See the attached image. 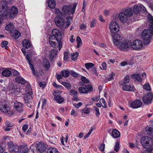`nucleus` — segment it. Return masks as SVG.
<instances>
[{
  "label": "nucleus",
  "instance_id": "473e14b6",
  "mask_svg": "<svg viewBox=\"0 0 153 153\" xmlns=\"http://www.w3.org/2000/svg\"><path fill=\"white\" fill-rule=\"evenodd\" d=\"M90 72L93 75H95V76H97L98 74L97 73V69L95 67H93L89 70Z\"/></svg>",
  "mask_w": 153,
  "mask_h": 153
},
{
  "label": "nucleus",
  "instance_id": "6e6552de",
  "mask_svg": "<svg viewBox=\"0 0 153 153\" xmlns=\"http://www.w3.org/2000/svg\"><path fill=\"white\" fill-rule=\"evenodd\" d=\"M61 10L63 16L72 14V6L71 5H64L62 7Z\"/></svg>",
  "mask_w": 153,
  "mask_h": 153
},
{
  "label": "nucleus",
  "instance_id": "0e129e2a",
  "mask_svg": "<svg viewBox=\"0 0 153 153\" xmlns=\"http://www.w3.org/2000/svg\"><path fill=\"white\" fill-rule=\"evenodd\" d=\"M70 74L71 75L74 77H77L79 75V74L73 71H71Z\"/></svg>",
  "mask_w": 153,
  "mask_h": 153
},
{
  "label": "nucleus",
  "instance_id": "2f4dec72",
  "mask_svg": "<svg viewBox=\"0 0 153 153\" xmlns=\"http://www.w3.org/2000/svg\"><path fill=\"white\" fill-rule=\"evenodd\" d=\"M1 13V14L0 15V25L2 24L3 20L7 18V14L4 13Z\"/></svg>",
  "mask_w": 153,
  "mask_h": 153
},
{
  "label": "nucleus",
  "instance_id": "e433bc0d",
  "mask_svg": "<svg viewBox=\"0 0 153 153\" xmlns=\"http://www.w3.org/2000/svg\"><path fill=\"white\" fill-rule=\"evenodd\" d=\"M79 91L81 93L87 94L88 91L85 88L83 87H80L78 89Z\"/></svg>",
  "mask_w": 153,
  "mask_h": 153
},
{
  "label": "nucleus",
  "instance_id": "f3484780",
  "mask_svg": "<svg viewBox=\"0 0 153 153\" xmlns=\"http://www.w3.org/2000/svg\"><path fill=\"white\" fill-rule=\"evenodd\" d=\"M36 149L39 152H43L46 150V146L44 144L38 142L36 143Z\"/></svg>",
  "mask_w": 153,
  "mask_h": 153
},
{
  "label": "nucleus",
  "instance_id": "c85d7f7f",
  "mask_svg": "<svg viewBox=\"0 0 153 153\" xmlns=\"http://www.w3.org/2000/svg\"><path fill=\"white\" fill-rule=\"evenodd\" d=\"M47 153H59V152L56 148L50 147L47 149Z\"/></svg>",
  "mask_w": 153,
  "mask_h": 153
},
{
  "label": "nucleus",
  "instance_id": "ddd939ff",
  "mask_svg": "<svg viewBox=\"0 0 153 153\" xmlns=\"http://www.w3.org/2000/svg\"><path fill=\"white\" fill-rule=\"evenodd\" d=\"M52 33L56 37V40L58 42L61 41L62 39V35L60 31L57 29H53L52 32Z\"/></svg>",
  "mask_w": 153,
  "mask_h": 153
},
{
  "label": "nucleus",
  "instance_id": "a211bd4d",
  "mask_svg": "<svg viewBox=\"0 0 153 153\" xmlns=\"http://www.w3.org/2000/svg\"><path fill=\"white\" fill-rule=\"evenodd\" d=\"M123 90L127 91H134L135 88L133 85H124L122 87Z\"/></svg>",
  "mask_w": 153,
  "mask_h": 153
},
{
  "label": "nucleus",
  "instance_id": "b1692460",
  "mask_svg": "<svg viewBox=\"0 0 153 153\" xmlns=\"http://www.w3.org/2000/svg\"><path fill=\"white\" fill-rule=\"evenodd\" d=\"M111 135L114 138H118L120 136V132L116 129L113 130Z\"/></svg>",
  "mask_w": 153,
  "mask_h": 153
},
{
  "label": "nucleus",
  "instance_id": "79ce46f5",
  "mask_svg": "<svg viewBox=\"0 0 153 153\" xmlns=\"http://www.w3.org/2000/svg\"><path fill=\"white\" fill-rule=\"evenodd\" d=\"M76 40L77 42V48H79L82 45V41L80 38L79 36L76 38Z\"/></svg>",
  "mask_w": 153,
  "mask_h": 153
},
{
  "label": "nucleus",
  "instance_id": "f8f14e48",
  "mask_svg": "<svg viewBox=\"0 0 153 153\" xmlns=\"http://www.w3.org/2000/svg\"><path fill=\"white\" fill-rule=\"evenodd\" d=\"M122 39V37L119 34H115L113 36V42L116 45H119L121 42Z\"/></svg>",
  "mask_w": 153,
  "mask_h": 153
},
{
  "label": "nucleus",
  "instance_id": "603ef678",
  "mask_svg": "<svg viewBox=\"0 0 153 153\" xmlns=\"http://www.w3.org/2000/svg\"><path fill=\"white\" fill-rule=\"evenodd\" d=\"M28 62L29 64V66L30 68V69H31V70L32 71L33 73V75H35V70L34 68V67L33 66V65L31 63V62Z\"/></svg>",
  "mask_w": 153,
  "mask_h": 153
},
{
  "label": "nucleus",
  "instance_id": "09e8293b",
  "mask_svg": "<svg viewBox=\"0 0 153 153\" xmlns=\"http://www.w3.org/2000/svg\"><path fill=\"white\" fill-rule=\"evenodd\" d=\"M86 88L88 91V93L91 92L93 91V88L92 86L90 85H85Z\"/></svg>",
  "mask_w": 153,
  "mask_h": 153
},
{
  "label": "nucleus",
  "instance_id": "5fc2aeb1",
  "mask_svg": "<svg viewBox=\"0 0 153 153\" xmlns=\"http://www.w3.org/2000/svg\"><path fill=\"white\" fill-rule=\"evenodd\" d=\"M29 149L27 146H24L22 147V151L23 153H27Z\"/></svg>",
  "mask_w": 153,
  "mask_h": 153
},
{
  "label": "nucleus",
  "instance_id": "9d476101",
  "mask_svg": "<svg viewBox=\"0 0 153 153\" xmlns=\"http://www.w3.org/2000/svg\"><path fill=\"white\" fill-rule=\"evenodd\" d=\"M153 98V94L151 92H149L144 96L143 101L144 103L149 104L151 103Z\"/></svg>",
  "mask_w": 153,
  "mask_h": 153
},
{
  "label": "nucleus",
  "instance_id": "58836bf2",
  "mask_svg": "<svg viewBox=\"0 0 153 153\" xmlns=\"http://www.w3.org/2000/svg\"><path fill=\"white\" fill-rule=\"evenodd\" d=\"M78 55V53L76 52L71 54V58L73 60H75L77 59Z\"/></svg>",
  "mask_w": 153,
  "mask_h": 153
},
{
  "label": "nucleus",
  "instance_id": "f03ea898",
  "mask_svg": "<svg viewBox=\"0 0 153 153\" xmlns=\"http://www.w3.org/2000/svg\"><path fill=\"white\" fill-rule=\"evenodd\" d=\"M133 14L132 9H126L124 12L120 13L118 15V18L120 21L123 23L127 22L128 17L131 16Z\"/></svg>",
  "mask_w": 153,
  "mask_h": 153
},
{
  "label": "nucleus",
  "instance_id": "4c0bfd02",
  "mask_svg": "<svg viewBox=\"0 0 153 153\" xmlns=\"http://www.w3.org/2000/svg\"><path fill=\"white\" fill-rule=\"evenodd\" d=\"M140 7L137 5L135 6L133 8L134 12L135 14L139 13L140 12Z\"/></svg>",
  "mask_w": 153,
  "mask_h": 153
},
{
  "label": "nucleus",
  "instance_id": "864d4df0",
  "mask_svg": "<svg viewBox=\"0 0 153 153\" xmlns=\"http://www.w3.org/2000/svg\"><path fill=\"white\" fill-rule=\"evenodd\" d=\"M82 81L86 83H89V80L84 76H82L81 78Z\"/></svg>",
  "mask_w": 153,
  "mask_h": 153
},
{
  "label": "nucleus",
  "instance_id": "774afa93",
  "mask_svg": "<svg viewBox=\"0 0 153 153\" xmlns=\"http://www.w3.org/2000/svg\"><path fill=\"white\" fill-rule=\"evenodd\" d=\"M6 126L7 127H11L13 126V125L9 121H7L6 122Z\"/></svg>",
  "mask_w": 153,
  "mask_h": 153
},
{
  "label": "nucleus",
  "instance_id": "c9c22d12",
  "mask_svg": "<svg viewBox=\"0 0 153 153\" xmlns=\"http://www.w3.org/2000/svg\"><path fill=\"white\" fill-rule=\"evenodd\" d=\"M146 131L147 133L150 135H153V127L146 128Z\"/></svg>",
  "mask_w": 153,
  "mask_h": 153
},
{
  "label": "nucleus",
  "instance_id": "72a5a7b5",
  "mask_svg": "<svg viewBox=\"0 0 153 153\" xmlns=\"http://www.w3.org/2000/svg\"><path fill=\"white\" fill-rule=\"evenodd\" d=\"M62 75L64 77H68L70 74V73L68 71L64 70L62 71L61 72Z\"/></svg>",
  "mask_w": 153,
  "mask_h": 153
},
{
  "label": "nucleus",
  "instance_id": "423d86ee",
  "mask_svg": "<svg viewBox=\"0 0 153 153\" xmlns=\"http://www.w3.org/2000/svg\"><path fill=\"white\" fill-rule=\"evenodd\" d=\"M143 45L142 42L138 39L134 41L132 43H131V46L135 50H139L142 49Z\"/></svg>",
  "mask_w": 153,
  "mask_h": 153
},
{
  "label": "nucleus",
  "instance_id": "6e6d98bb",
  "mask_svg": "<svg viewBox=\"0 0 153 153\" xmlns=\"http://www.w3.org/2000/svg\"><path fill=\"white\" fill-rule=\"evenodd\" d=\"M50 44L51 46L53 47H56L57 46V44L56 43V42L54 41H49Z\"/></svg>",
  "mask_w": 153,
  "mask_h": 153
},
{
  "label": "nucleus",
  "instance_id": "7ed1b4c3",
  "mask_svg": "<svg viewBox=\"0 0 153 153\" xmlns=\"http://www.w3.org/2000/svg\"><path fill=\"white\" fill-rule=\"evenodd\" d=\"M153 35V33L148 29L144 30L142 34V37L143 40L144 45L149 44L150 42L151 37Z\"/></svg>",
  "mask_w": 153,
  "mask_h": 153
},
{
  "label": "nucleus",
  "instance_id": "5701e85b",
  "mask_svg": "<svg viewBox=\"0 0 153 153\" xmlns=\"http://www.w3.org/2000/svg\"><path fill=\"white\" fill-rule=\"evenodd\" d=\"M15 79L16 82L22 85L25 84L26 82L25 80L20 76H17Z\"/></svg>",
  "mask_w": 153,
  "mask_h": 153
},
{
  "label": "nucleus",
  "instance_id": "de8ad7c7",
  "mask_svg": "<svg viewBox=\"0 0 153 153\" xmlns=\"http://www.w3.org/2000/svg\"><path fill=\"white\" fill-rule=\"evenodd\" d=\"M8 44V42L7 41H3L1 44V47L2 48L4 47L7 50L8 47L7 46V45Z\"/></svg>",
  "mask_w": 153,
  "mask_h": 153
},
{
  "label": "nucleus",
  "instance_id": "0eeeda50",
  "mask_svg": "<svg viewBox=\"0 0 153 153\" xmlns=\"http://www.w3.org/2000/svg\"><path fill=\"white\" fill-rule=\"evenodd\" d=\"M109 28L111 33H116L119 30V26L116 22H111L109 24Z\"/></svg>",
  "mask_w": 153,
  "mask_h": 153
},
{
  "label": "nucleus",
  "instance_id": "cd10ccee",
  "mask_svg": "<svg viewBox=\"0 0 153 153\" xmlns=\"http://www.w3.org/2000/svg\"><path fill=\"white\" fill-rule=\"evenodd\" d=\"M48 6L51 9L54 8L56 6V2L54 0H49L48 2Z\"/></svg>",
  "mask_w": 153,
  "mask_h": 153
},
{
  "label": "nucleus",
  "instance_id": "c03bdc74",
  "mask_svg": "<svg viewBox=\"0 0 153 153\" xmlns=\"http://www.w3.org/2000/svg\"><path fill=\"white\" fill-rule=\"evenodd\" d=\"M86 68L88 69L94 67V64L92 63H87L85 64Z\"/></svg>",
  "mask_w": 153,
  "mask_h": 153
},
{
  "label": "nucleus",
  "instance_id": "a19ab883",
  "mask_svg": "<svg viewBox=\"0 0 153 153\" xmlns=\"http://www.w3.org/2000/svg\"><path fill=\"white\" fill-rule=\"evenodd\" d=\"M115 75V74L112 73L111 74L108 75L106 77V79L108 81L112 80L114 79V77Z\"/></svg>",
  "mask_w": 153,
  "mask_h": 153
},
{
  "label": "nucleus",
  "instance_id": "ea45409f",
  "mask_svg": "<svg viewBox=\"0 0 153 153\" xmlns=\"http://www.w3.org/2000/svg\"><path fill=\"white\" fill-rule=\"evenodd\" d=\"M129 80V76H125L124 81L123 82H122L121 85H123L126 83H128Z\"/></svg>",
  "mask_w": 153,
  "mask_h": 153
},
{
  "label": "nucleus",
  "instance_id": "8fccbe9b",
  "mask_svg": "<svg viewBox=\"0 0 153 153\" xmlns=\"http://www.w3.org/2000/svg\"><path fill=\"white\" fill-rule=\"evenodd\" d=\"M64 86L66 87L68 89H69L71 88V86L70 84L65 82H63L62 83Z\"/></svg>",
  "mask_w": 153,
  "mask_h": 153
},
{
  "label": "nucleus",
  "instance_id": "4d7b16f0",
  "mask_svg": "<svg viewBox=\"0 0 153 153\" xmlns=\"http://www.w3.org/2000/svg\"><path fill=\"white\" fill-rule=\"evenodd\" d=\"M78 92L73 90H71L70 91V94L71 95H77Z\"/></svg>",
  "mask_w": 153,
  "mask_h": 153
},
{
  "label": "nucleus",
  "instance_id": "052dcab7",
  "mask_svg": "<svg viewBox=\"0 0 153 153\" xmlns=\"http://www.w3.org/2000/svg\"><path fill=\"white\" fill-rule=\"evenodd\" d=\"M71 21L69 20H67V22H66V24H64V29L67 28L71 24Z\"/></svg>",
  "mask_w": 153,
  "mask_h": 153
},
{
  "label": "nucleus",
  "instance_id": "f257e3e1",
  "mask_svg": "<svg viewBox=\"0 0 153 153\" xmlns=\"http://www.w3.org/2000/svg\"><path fill=\"white\" fill-rule=\"evenodd\" d=\"M151 138L147 136L143 137L140 140V142L143 147L146 149L145 150V153H151L153 150L152 145H149V141L151 140Z\"/></svg>",
  "mask_w": 153,
  "mask_h": 153
},
{
  "label": "nucleus",
  "instance_id": "338daca9",
  "mask_svg": "<svg viewBox=\"0 0 153 153\" xmlns=\"http://www.w3.org/2000/svg\"><path fill=\"white\" fill-rule=\"evenodd\" d=\"M13 75L14 76H18L19 75V73L17 71L14 70L12 72Z\"/></svg>",
  "mask_w": 153,
  "mask_h": 153
},
{
  "label": "nucleus",
  "instance_id": "1a4fd4ad",
  "mask_svg": "<svg viewBox=\"0 0 153 153\" xmlns=\"http://www.w3.org/2000/svg\"><path fill=\"white\" fill-rule=\"evenodd\" d=\"M7 2L5 0H1L0 3V10L1 13H8V7Z\"/></svg>",
  "mask_w": 153,
  "mask_h": 153
},
{
  "label": "nucleus",
  "instance_id": "13d9d810",
  "mask_svg": "<svg viewBox=\"0 0 153 153\" xmlns=\"http://www.w3.org/2000/svg\"><path fill=\"white\" fill-rule=\"evenodd\" d=\"M69 53L68 52H65L64 53V60H66L69 58Z\"/></svg>",
  "mask_w": 153,
  "mask_h": 153
},
{
  "label": "nucleus",
  "instance_id": "4468645a",
  "mask_svg": "<svg viewBox=\"0 0 153 153\" xmlns=\"http://www.w3.org/2000/svg\"><path fill=\"white\" fill-rule=\"evenodd\" d=\"M131 43L130 42H126L121 43L119 46V49L122 51H125L127 48H129L131 46Z\"/></svg>",
  "mask_w": 153,
  "mask_h": 153
},
{
  "label": "nucleus",
  "instance_id": "9b49d317",
  "mask_svg": "<svg viewBox=\"0 0 153 153\" xmlns=\"http://www.w3.org/2000/svg\"><path fill=\"white\" fill-rule=\"evenodd\" d=\"M143 103L140 100H137L130 103L129 106L134 108H137L141 107Z\"/></svg>",
  "mask_w": 153,
  "mask_h": 153
},
{
  "label": "nucleus",
  "instance_id": "e2e57ef3",
  "mask_svg": "<svg viewBox=\"0 0 153 153\" xmlns=\"http://www.w3.org/2000/svg\"><path fill=\"white\" fill-rule=\"evenodd\" d=\"M101 66L102 68L101 67H100V68L102 70H106V64L105 62H103Z\"/></svg>",
  "mask_w": 153,
  "mask_h": 153
},
{
  "label": "nucleus",
  "instance_id": "49530a36",
  "mask_svg": "<svg viewBox=\"0 0 153 153\" xmlns=\"http://www.w3.org/2000/svg\"><path fill=\"white\" fill-rule=\"evenodd\" d=\"M54 13L56 14H59L60 16H63L62 12H61L59 8H56L54 9Z\"/></svg>",
  "mask_w": 153,
  "mask_h": 153
},
{
  "label": "nucleus",
  "instance_id": "680f3d73",
  "mask_svg": "<svg viewBox=\"0 0 153 153\" xmlns=\"http://www.w3.org/2000/svg\"><path fill=\"white\" fill-rule=\"evenodd\" d=\"M140 10L143 13H144L146 12V9L145 7L142 5L140 6Z\"/></svg>",
  "mask_w": 153,
  "mask_h": 153
},
{
  "label": "nucleus",
  "instance_id": "3c124183",
  "mask_svg": "<svg viewBox=\"0 0 153 153\" xmlns=\"http://www.w3.org/2000/svg\"><path fill=\"white\" fill-rule=\"evenodd\" d=\"M100 102L101 104H103V105H102V106L103 107L106 108L107 107L106 102L104 99H101L100 100Z\"/></svg>",
  "mask_w": 153,
  "mask_h": 153
},
{
  "label": "nucleus",
  "instance_id": "c756f323",
  "mask_svg": "<svg viewBox=\"0 0 153 153\" xmlns=\"http://www.w3.org/2000/svg\"><path fill=\"white\" fill-rule=\"evenodd\" d=\"M55 100L59 103H61L64 101V99L60 95H58L55 97Z\"/></svg>",
  "mask_w": 153,
  "mask_h": 153
},
{
  "label": "nucleus",
  "instance_id": "6ab92c4d",
  "mask_svg": "<svg viewBox=\"0 0 153 153\" xmlns=\"http://www.w3.org/2000/svg\"><path fill=\"white\" fill-rule=\"evenodd\" d=\"M10 33L11 36L16 39H18L21 36L20 32L16 30H13Z\"/></svg>",
  "mask_w": 153,
  "mask_h": 153
},
{
  "label": "nucleus",
  "instance_id": "a18cd8bd",
  "mask_svg": "<svg viewBox=\"0 0 153 153\" xmlns=\"http://www.w3.org/2000/svg\"><path fill=\"white\" fill-rule=\"evenodd\" d=\"M120 141L117 140L115 143V145L114 147V150L117 152L119 150Z\"/></svg>",
  "mask_w": 153,
  "mask_h": 153
},
{
  "label": "nucleus",
  "instance_id": "f704fd0d",
  "mask_svg": "<svg viewBox=\"0 0 153 153\" xmlns=\"http://www.w3.org/2000/svg\"><path fill=\"white\" fill-rule=\"evenodd\" d=\"M90 109L87 107H85L81 110V112L82 114L84 113L85 114H89L90 112Z\"/></svg>",
  "mask_w": 153,
  "mask_h": 153
},
{
  "label": "nucleus",
  "instance_id": "7c9ffc66",
  "mask_svg": "<svg viewBox=\"0 0 153 153\" xmlns=\"http://www.w3.org/2000/svg\"><path fill=\"white\" fill-rule=\"evenodd\" d=\"M23 45L26 48H28L30 46V42L26 39H25L22 42Z\"/></svg>",
  "mask_w": 153,
  "mask_h": 153
},
{
  "label": "nucleus",
  "instance_id": "bf43d9fd",
  "mask_svg": "<svg viewBox=\"0 0 153 153\" xmlns=\"http://www.w3.org/2000/svg\"><path fill=\"white\" fill-rule=\"evenodd\" d=\"M82 105V103L81 102H79L77 104L76 103L73 104V105L77 108H79Z\"/></svg>",
  "mask_w": 153,
  "mask_h": 153
},
{
  "label": "nucleus",
  "instance_id": "393cba45",
  "mask_svg": "<svg viewBox=\"0 0 153 153\" xmlns=\"http://www.w3.org/2000/svg\"><path fill=\"white\" fill-rule=\"evenodd\" d=\"M44 67L46 69L48 70L50 68V64L49 60L47 59H45L43 62Z\"/></svg>",
  "mask_w": 153,
  "mask_h": 153
},
{
  "label": "nucleus",
  "instance_id": "4be33fe9",
  "mask_svg": "<svg viewBox=\"0 0 153 153\" xmlns=\"http://www.w3.org/2000/svg\"><path fill=\"white\" fill-rule=\"evenodd\" d=\"M131 78L135 81L140 82L142 81V79L139 74H134L131 75Z\"/></svg>",
  "mask_w": 153,
  "mask_h": 153
},
{
  "label": "nucleus",
  "instance_id": "69168bd1",
  "mask_svg": "<svg viewBox=\"0 0 153 153\" xmlns=\"http://www.w3.org/2000/svg\"><path fill=\"white\" fill-rule=\"evenodd\" d=\"M94 108L95 109L96 111V115L98 117L100 115V113L99 111V109L97 107H94Z\"/></svg>",
  "mask_w": 153,
  "mask_h": 153
},
{
  "label": "nucleus",
  "instance_id": "dca6fc26",
  "mask_svg": "<svg viewBox=\"0 0 153 153\" xmlns=\"http://www.w3.org/2000/svg\"><path fill=\"white\" fill-rule=\"evenodd\" d=\"M18 11L17 8L14 6H12L10 9V17L13 18L17 15Z\"/></svg>",
  "mask_w": 153,
  "mask_h": 153
},
{
  "label": "nucleus",
  "instance_id": "412c9836",
  "mask_svg": "<svg viewBox=\"0 0 153 153\" xmlns=\"http://www.w3.org/2000/svg\"><path fill=\"white\" fill-rule=\"evenodd\" d=\"M148 18L150 23L149 28L150 31L153 33V17L150 15L148 16Z\"/></svg>",
  "mask_w": 153,
  "mask_h": 153
},
{
  "label": "nucleus",
  "instance_id": "a878e982",
  "mask_svg": "<svg viewBox=\"0 0 153 153\" xmlns=\"http://www.w3.org/2000/svg\"><path fill=\"white\" fill-rule=\"evenodd\" d=\"M13 29L14 25L11 23H10L9 24L7 25L5 27V30L8 31H10V33L13 31Z\"/></svg>",
  "mask_w": 153,
  "mask_h": 153
},
{
  "label": "nucleus",
  "instance_id": "37998d69",
  "mask_svg": "<svg viewBox=\"0 0 153 153\" xmlns=\"http://www.w3.org/2000/svg\"><path fill=\"white\" fill-rule=\"evenodd\" d=\"M143 88L146 91H150L151 89L149 84L148 83H146L143 86Z\"/></svg>",
  "mask_w": 153,
  "mask_h": 153
},
{
  "label": "nucleus",
  "instance_id": "20e7f679",
  "mask_svg": "<svg viewBox=\"0 0 153 153\" xmlns=\"http://www.w3.org/2000/svg\"><path fill=\"white\" fill-rule=\"evenodd\" d=\"M11 107L9 105L5 104L0 105V111L3 113L6 114L9 116H11L13 114L11 111Z\"/></svg>",
  "mask_w": 153,
  "mask_h": 153
},
{
  "label": "nucleus",
  "instance_id": "bb28decb",
  "mask_svg": "<svg viewBox=\"0 0 153 153\" xmlns=\"http://www.w3.org/2000/svg\"><path fill=\"white\" fill-rule=\"evenodd\" d=\"M1 74L2 75L4 76H9L11 75L12 73L10 70L6 69L3 70Z\"/></svg>",
  "mask_w": 153,
  "mask_h": 153
},
{
  "label": "nucleus",
  "instance_id": "39448f33",
  "mask_svg": "<svg viewBox=\"0 0 153 153\" xmlns=\"http://www.w3.org/2000/svg\"><path fill=\"white\" fill-rule=\"evenodd\" d=\"M55 23L57 26L64 29L65 20L64 18L60 15L56 16L55 18Z\"/></svg>",
  "mask_w": 153,
  "mask_h": 153
},
{
  "label": "nucleus",
  "instance_id": "aec40b11",
  "mask_svg": "<svg viewBox=\"0 0 153 153\" xmlns=\"http://www.w3.org/2000/svg\"><path fill=\"white\" fill-rule=\"evenodd\" d=\"M57 54V51L55 49L51 50L49 52L50 60L52 61L56 57Z\"/></svg>",
  "mask_w": 153,
  "mask_h": 153
},
{
  "label": "nucleus",
  "instance_id": "2eb2a0df",
  "mask_svg": "<svg viewBox=\"0 0 153 153\" xmlns=\"http://www.w3.org/2000/svg\"><path fill=\"white\" fill-rule=\"evenodd\" d=\"M23 105L22 103L16 101L14 104V107L16 111L20 113L23 111Z\"/></svg>",
  "mask_w": 153,
  "mask_h": 153
}]
</instances>
